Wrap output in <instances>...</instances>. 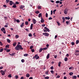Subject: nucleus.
Returning a JSON list of instances; mask_svg holds the SVG:
<instances>
[{
	"label": "nucleus",
	"instance_id": "20e7f679",
	"mask_svg": "<svg viewBox=\"0 0 79 79\" xmlns=\"http://www.w3.org/2000/svg\"><path fill=\"white\" fill-rule=\"evenodd\" d=\"M24 7L25 6L24 5H21L20 7H19V8L22 9V10H24Z\"/></svg>",
	"mask_w": 79,
	"mask_h": 79
},
{
	"label": "nucleus",
	"instance_id": "603ef678",
	"mask_svg": "<svg viewBox=\"0 0 79 79\" xmlns=\"http://www.w3.org/2000/svg\"><path fill=\"white\" fill-rule=\"evenodd\" d=\"M31 51L32 52H34L35 51L34 50V49H31Z\"/></svg>",
	"mask_w": 79,
	"mask_h": 79
},
{
	"label": "nucleus",
	"instance_id": "4d7b16f0",
	"mask_svg": "<svg viewBox=\"0 0 79 79\" xmlns=\"http://www.w3.org/2000/svg\"><path fill=\"white\" fill-rule=\"evenodd\" d=\"M25 30L26 31H27L28 32H29V29H27V28H26Z\"/></svg>",
	"mask_w": 79,
	"mask_h": 79
},
{
	"label": "nucleus",
	"instance_id": "f3484780",
	"mask_svg": "<svg viewBox=\"0 0 79 79\" xmlns=\"http://www.w3.org/2000/svg\"><path fill=\"white\" fill-rule=\"evenodd\" d=\"M49 57H50V54H48L47 56V59H48V58H49Z\"/></svg>",
	"mask_w": 79,
	"mask_h": 79
},
{
	"label": "nucleus",
	"instance_id": "393cba45",
	"mask_svg": "<svg viewBox=\"0 0 79 79\" xmlns=\"http://www.w3.org/2000/svg\"><path fill=\"white\" fill-rule=\"evenodd\" d=\"M38 9H40V10H41L42 8H41V6H38Z\"/></svg>",
	"mask_w": 79,
	"mask_h": 79
},
{
	"label": "nucleus",
	"instance_id": "39448f33",
	"mask_svg": "<svg viewBox=\"0 0 79 79\" xmlns=\"http://www.w3.org/2000/svg\"><path fill=\"white\" fill-rule=\"evenodd\" d=\"M43 35H44L45 36H46V37H48L49 35L47 33H43Z\"/></svg>",
	"mask_w": 79,
	"mask_h": 79
},
{
	"label": "nucleus",
	"instance_id": "6e6d98bb",
	"mask_svg": "<svg viewBox=\"0 0 79 79\" xmlns=\"http://www.w3.org/2000/svg\"><path fill=\"white\" fill-rule=\"evenodd\" d=\"M46 16L47 18L48 17V14H47V13H46Z\"/></svg>",
	"mask_w": 79,
	"mask_h": 79
},
{
	"label": "nucleus",
	"instance_id": "3c124183",
	"mask_svg": "<svg viewBox=\"0 0 79 79\" xmlns=\"http://www.w3.org/2000/svg\"><path fill=\"white\" fill-rule=\"evenodd\" d=\"M33 48V46H31L30 47V49H32Z\"/></svg>",
	"mask_w": 79,
	"mask_h": 79
},
{
	"label": "nucleus",
	"instance_id": "423d86ee",
	"mask_svg": "<svg viewBox=\"0 0 79 79\" xmlns=\"http://www.w3.org/2000/svg\"><path fill=\"white\" fill-rule=\"evenodd\" d=\"M0 72L2 74V76H4V75H5V72H4V71L2 70Z\"/></svg>",
	"mask_w": 79,
	"mask_h": 79
},
{
	"label": "nucleus",
	"instance_id": "c756f323",
	"mask_svg": "<svg viewBox=\"0 0 79 79\" xmlns=\"http://www.w3.org/2000/svg\"><path fill=\"white\" fill-rule=\"evenodd\" d=\"M69 74L70 75V76H72V74H73V73L71 72L69 73Z\"/></svg>",
	"mask_w": 79,
	"mask_h": 79
},
{
	"label": "nucleus",
	"instance_id": "680f3d73",
	"mask_svg": "<svg viewBox=\"0 0 79 79\" xmlns=\"http://www.w3.org/2000/svg\"><path fill=\"white\" fill-rule=\"evenodd\" d=\"M51 69L53 70V67H51Z\"/></svg>",
	"mask_w": 79,
	"mask_h": 79
},
{
	"label": "nucleus",
	"instance_id": "c03bdc74",
	"mask_svg": "<svg viewBox=\"0 0 79 79\" xmlns=\"http://www.w3.org/2000/svg\"><path fill=\"white\" fill-rule=\"evenodd\" d=\"M15 79H18V75L15 76Z\"/></svg>",
	"mask_w": 79,
	"mask_h": 79
},
{
	"label": "nucleus",
	"instance_id": "a18cd8bd",
	"mask_svg": "<svg viewBox=\"0 0 79 79\" xmlns=\"http://www.w3.org/2000/svg\"><path fill=\"white\" fill-rule=\"evenodd\" d=\"M60 75H57V76L56 77V78H60Z\"/></svg>",
	"mask_w": 79,
	"mask_h": 79
},
{
	"label": "nucleus",
	"instance_id": "e433bc0d",
	"mask_svg": "<svg viewBox=\"0 0 79 79\" xmlns=\"http://www.w3.org/2000/svg\"><path fill=\"white\" fill-rule=\"evenodd\" d=\"M43 50H47V48H43Z\"/></svg>",
	"mask_w": 79,
	"mask_h": 79
},
{
	"label": "nucleus",
	"instance_id": "1a4fd4ad",
	"mask_svg": "<svg viewBox=\"0 0 79 79\" xmlns=\"http://www.w3.org/2000/svg\"><path fill=\"white\" fill-rule=\"evenodd\" d=\"M33 24H35L36 23V20H35V19H33Z\"/></svg>",
	"mask_w": 79,
	"mask_h": 79
},
{
	"label": "nucleus",
	"instance_id": "9b49d317",
	"mask_svg": "<svg viewBox=\"0 0 79 79\" xmlns=\"http://www.w3.org/2000/svg\"><path fill=\"white\" fill-rule=\"evenodd\" d=\"M24 23H22L21 25H20V27H23L24 26Z\"/></svg>",
	"mask_w": 79,
	"mask_h": 79
},
{
	"label": "nucleus",
	"instance_id": "a19ab883",
	"mask_svg": "<svg viewBox=\"0 0 79 79\" xmlns=\"http://www.w3.org/2000/svg\"><path fill=\"white\" fill-rule=\"evenodd\" d=\"M3 49H0V52H3Z\"/></svg>",
	"mask_w": 79,
	"mask_h": 79
},
{
	"label": "nucleus",
	"instance_id": "c85d7f7f",
	"mask_svg": "<svg viewBox=\"0 0 79 79\" xmlns=\"http://www.w3.org/2000/svg\"><path fill=\"white\" fill-rule=\"evenodd\" d=\"M45 73L46 74L48 75V71L47 72H46Z\"/></svg>",
	"mask_w": 79,
	"mask_h": 79
},
{
	"label": "nucleus",
	"instance_id": "de8ad7c7",
	"mask_svg": "<svg viewBox=\"0 0 79 79\" xmlns=\"http://www.w3.org/2000/svg\"><path fill=\"white\" fill-rule=\"evenodd\" d=\"M66 23H67V25L69 24V22H68V21H66Z\"/></svg>",
	"mask_w": 79,
	"mask_h": 79
},
{
	"label": "nucleus",
	"instance_id": "2f4dec72",
	"mask_svg": "<svg viewBox=\"0 0 79 79\" xmlns=\"http://www.w3.org/2000/svg\"><path fill=\"white\" fill-rule=\"evenodd\" d=\"M25 24L26 25H28V22L26 21L25 22Z\"/></svg>",
	"mask_w": 79,
	"mask_h": 79
},
{
	"label": "nucleus",
	"instance_id": "79ce46f5",
	"mask_svg": "<svg viewBox=\"0 0 79 79\" xmlns=\"http://www.w3.org/2000/svg\"><path fill=\"white\" fill-rule=\"evenodd\" d=\"M8 77H12L11 75V74H9L8 76Z\"/></svg>",
	"mask_w": 79,
	"mask_h": 79
},
{
	"label": "nucleus",
	"instance_id": "f257e3e1",
	"mask_svg": "<svg viewBox=\"0 0 79 79\" xmlns=\"http://www.w3.org/2000/svg\"><path fill=\"white\" fill-rule=\"evenodd\" d=\"M15 50H23V48H22L21 45H19V44H18L16 47H15Z\"/></svg>",
	"mask_w": 79,
	"mask_h": 79
},
{
	"label": "nucleus",
	"instance_id": "cd10ccee",
	"mask_svg": "<svg viewBox=\"0 0 79 79\" xmlns=\"http://www.w3.org/2000/svg\"><path fill=\"white\" fill-rule=\"evenodd\" d=\"M38 55L37 54L35 55V56L33 57V58H35Z\"/></svg>",
	"mask_w": 79,
	"mask_h": 79
},
{
	"label": "nucleus",
	"instance_id": "4c0bfd02",
	"mask_svg": "<svg viewBox=\"0 0 79 79\" xmlns=\"http://www.w3.org/2000/svg\"><path fill=\"white\" fill-rule=\"evenodd\" d=\"M6 52H10V49H7L6 51Z\"/></svg>",
	"mask_w": 79,
	"mask_h": 79
},
{
	"label": "nucleus",
	"instance_id": "a211bd4d",
	"mask_svg": "<svg viewBox=\"0 0 79 79\" xmlns=\"http://www.w3.org/2000/svg\"><path fill=\"white\" fill-rule=\"evenodd\" d=\"M72 78L73 79H76L77 78V77L76 76H74L72 77Z\"/></svg>",
	"mask_w": 79,
	"mask_h": 79
},
{
	"label": "nucleus",
	"instance_id": "6ab92c4d",
	"mask_svg": "<svg viewBox=\"0 0 79 79\" xmlns=\"http://www.w3.org/2000/svg\"><path fill=\"white\" fill-rule=\"evenodd\" d=\"M65 19H68V20H69V19H70V18L69 17H65Z\"/></svg>",
	"mask_w": 79,
	"mask_h": 79
},
{
	"label": "nucleus",
	"instance_id": "09e8293b",
	"mask_svg": "<svg viewBox=\"0 0 79 79\" xmlns=\"http://www.w3.org/2000/svg\"><path fill=\"white\" fill-rule=\"evenodd\" d=\"M71 44L72 45H74V42H72L71 43Z\"/></svg>",
	"mask_w": 79,
	"mask_h": 79
},
{
	"label": "nucleus",
	"instance_id": "37998d69",
	"mask_svg": "<svg viewBox=\"0 0 79 79\" xmlns=\"http://www.w3.org/2000/svg\"><path fill=\"white\" fill-rule=\"evenodd\" d=\"M51 73L52 74H53L54 71H53V70H51Z\"/></svg>",
	"mask_w": 79,
	"mask_h": 79
},
{
	"label": "nucleus",
	"instance_id": "f8f14e48",
	"mask_svg": "<svg viewBox=\"0 0 79 79\" xmlns=\"http://www.w3.org/2000/svg\"><path fill=\"white\" fill-rule=\"evenodd\" d=\"M16 44H17V43L16 42H14L13 44V45L14 47H15L16 45Z\"/></svg>",
	"mask_w": 79,
	"mask_h": 79
},
{
	"label": "nucleus",
	"instance_id": "5fc2aeb1",
	"mask_svg": "<svg viewBox=\"0 0 79 79\" xmlns=\"http://www.w3.org/2000/svg\"><path fill=\"white\" fill-rule=\"evenodd\" d=\"M3 7H4L5 8H6L7 6H6V5H3Z\"/></svg>",
	"mask_w": 79,
	"mask_h": 79
},
{
	"label": "nucleus",
	"instance_id": "4be33fe9",
	"mask_svg": "<svg viewBox=\"0 0 79 79\" xmlns=\"http://www.w3.org/2000/svg\"><path fill=\"white\" fill-rule=\"evenodd\" d=\"M42 51V48H41L39 49V52H41Z\"/></svg>",
	"mask_w": 79,
	"mask_h": 79
},
{
	"label": "nucleus",
	"instance_id": "6e6552de",
	"mask_svg": "<svg viewBox=\"0 0 79 79\" xmlns=\"http://www.w3.org/2000/svg\"><path fill=\"white\" fill-rule=\"evenodd\" d=\"M44 19H43L42 17L41 18V23H44Z\"/></svg>",
	"mask_w": 79,
	"mask_h": 79
},
{
	"label": "nucleus",
	"instance_id": "b1692460",
	"mask_svg": "<svg viewBox=\"0 0 79 79\" xmlns=\"http://www.w3.org/2000/svg\"><path fill=\"white\" fill-rule=\"evenodd\" d=\"M35 13L36 14H38V13H40V12H39V11H36L35 12Z\"/></svg>",
	"mask_w": 79,
	"mask_h": 79
},
{
	"label": "nucleus",
	"instance_id": "052dcab7",
	"mask_svg": "<svg viewBox=\"0 0 79 79\" xmlns=\"http://www.w3.org/2000/svg\"><path fill=\"white\" fill-rule=\"evenodd\" d=\"M0 45H1L2 46V45H3V44H2V42H0Z\"/></svg>",
	"mask_w": 79,
	"mask_h": 79
},
{
	"label": "nucleus",
	"instance_id": "0eeeda50",
	"mask_svg": "<svg viewBox=\"0 0 79 79\" xmlns=\"http://www.w3.org/2000/svg\"><path fill=\"white\" fill-rule=\"evenodd\" d=\"M44 29H46V30H47V31H48V32H49L50 31L49 29L47 27H44Z\"/></svg>",
	"mask_w": 79,
	"mask_h": 79
},
{
	"label": "nucleus",
	"instance_id": "338daca9",
	"mask_svg": "<svg viewBox=\"0 0 79 79\" xmlns=\"http://www.w3.org/2000/svg\"><path fill=\"white\" fill-rule=\"evenodd\" d=\"M75 52H76L77 53H79V51L78 50H76L75 51Z\"/></svg>",
	"mask_w": 79,
	"mask_h": 79
},
{
	"label": "nucleus",
	"instance_id": "ddd939ff",
	"mask_svg": "<svg viewBox=\"0 0 79 79\" xmlns=\"http://www.w3.org/2000/svg\"><path fill=\"white\" fill-rule=\"evenodd\" d=\"M10 5H13V1H10Z\"/></svg>",
	"mask_w": 79,
	"mask_h": 79
},
{
	"label": "nucleus",
	"instance_id": "9d476101",
	"mask_svg": "<svg viewBox=\"0 0 79 79\" xmlns=\"http://www.w3.org/2000/svg\"><path fill=\"white\" fill-rule=\"evenodd\" d=\"M32 27H33V24L32 23L31 24L30 26V29L32 30Z\"/></svg>",
	"mask_w": 79,
	"mask_h": 79
},
{
	"label": "nucleus",
	"instance_id": "a878e982",
	"mask_svg": "<svg viewBox=\"0 0 79 79\" xmlns=\"http://www.w3.org/2000/svg\"><path fill=\"white\" fill-rule=\"evenodd\" d=\"M61 62H59V63H58V66L60 67V66L61 65Z\"/></svg>",
	"mask_w": 79,
	"mask_h": 79
},
{
	"label": "nucleus",
	"instance_id": "72a5a7b5",
	"mask_svg": "<svg viewBox=\"0 0 79 79\" xmlns=\"http://www.w3.org/2000/svg\"><path fill=\"white\" fill-rule=\"evenodd\" d=\"M44 79H49V77H44Z\"/></svg>",
	"mask_w": 79,
	"mask_h": 79
},
{
	"label": "nucleus",
	"instance_id": "dca6fc26",
	"mask_svg": "<svg viewBox=\"0 0 79 79\" xmlns=\"http://www.w3.org/2000/svg\"><path fill=\"white\" fill-rule=\"evenodd\" d=\"M75 55H77V56H78V55L79 56V53H78V52H75Z\"/></svg>",
	"mask_w": 79,
	"mask_h": 79
},
{
	"label": "nucleus",
	"instance_id": "49530a36",
	"mask_svg": "<svg viewBox=\"0 0 79 79\" xmlns=\"http://www.w3.org/2000/svg\"><path fill=\"white\" fill-rule=\"evenodd\" d=\"M15 37H16V38H18V37H19V36L18 35H15Z\"/></svg>",
	"mask_w": 79,
	"mask_h": 79
},
{
	"label": "nucleus",
	"instance_id": "bf43d9fd",
	"mask_svg": "<svg viewBox=\"0 0 79 79\" xmlns=\"http://www.w3.org/2000/svg\"><path fill=\"white\" fill-rule=\"evenodd\" d=\"M45 26V24H43L41 26L42 27H44V26Z\"/></svg>",
	"mask_w": 79,
	"mask_h": 79
},
{
	"label": "nucleus",
	"instance_id": "4468645a",
	"mask_svg": "<svg viewBox=\"0 0 79 79\" xmlns=\"http://www.w3.org/2000/svg\"><path fill=\"white\" fill-rule=\"evenodd\" d=\"M40 16L41 17H42V13H40L38 15L39 18H40Z\"/></svg>",
	"mask_w": 79,
	"mask_h": 79
},
{
	"label": "nucleus",
	"instance_id": "412c9836",
	"mask_svg": "<svg viewBox=\"0 0 79 79\" xmlns=\"http://www.w3.org/2000/svg\"><path fill=\"white\" fill-rule=\"evenodd\" d=\"M79 41L78 40H77L76 41V44H79Z\"/></svg>",
	"mask_w": 79,
	"mask_h": 79
},
{
	"label": "nucleus",
	"instance_id": "e2e57ef3",
	"mask_svg": "<svg viewBox=\"0 0 79 79\" xmlns=\"http://www.w3.org/2000/svg\"><path fill=\"white\" fill-rule=\"evenodd\" d=\"M69 69L71 70V69H73V67H71L69 68Z\"/></svg>",
	"mask_w": 79,
	"mask_h": 79
},
{
	"label": "nucleus",
	"instance_id": "0e129e2a",
	"mask_svg": "<svg viewBox=\"0 0 79 79\" xmlns=\"http://www.w3.org/2000/svg\"><path fill=\"white\" fill-rule=\"evenodd\" d=\"M24 59H22L21 60V61L22 63H24Z\"/></svg>",
	"mask_w": 79,
	"mask_h": 79
},
{
	"label": "nucleus",
	"instance_id": "5701e85b",
	"mask_svg": "<svg viewBox=\"0 0 79 79\" xmlns=\"http://www.w3.org/2000/svg\"><path fill=\"white\" fill-rule=\"evenodd\" d=\"M57 23L58 25V26H60V25H61V24H60V23H59V22H57Z\"/></svg>",
	"mask_w": 79,
	"mask_h": 79
},
{
	"label": "nucleus",
	"instance_id": "69168bd1",
	"mask_svg": "<svg viewBox=\"0 0 79 79\" xmlns=\"http://www.w3.org/2000/svg\"><path fill=\"white\" fill-rule=\"evenodd\" d=\"M64 79H67V77L66 76H65L64 77Z\"/></svg>",
	"mask_w": 79,
	"mask_h": 79
},
{
	"label": "nucleus",
	"instance_id": "7ed1b4c3",
	"mask_svg": "<svg viewBox=\"0 0 79 79\" xmlns=\"http://www.w3.org/2000/svg\"><path fill=\"white\" fill-rule=\"evenodd\" d=\"M1 30L2 32H3L4 34H5L6 33V31H5V29L4 28H2Z\"/></svg>",
	"mask_w": 79,
	"mask_h": 79
},
{
	"label": "nucleus",
	"instance_id": "7c9ffc66",
	"mask_svg": "<svg viewBox=\"0 0 79 79\" xmlns=\"http://www.w3.org/2000/svg\"><path fill=\"white\" fill-rule=\"evenodd\" d=\"M64 60L65 61H68V58H65L64 59Z\"/></svg>",
	"mask_w": 79,
	"mask_h": 79
},
{
	"label": "nucleus",
	"instance_id": "58836bf2",
	"mask_svg": "<svg viewBox=\"0 0 79 79\" xmlns=\"http://www.w3.org/2000/svg\"><path fill=\"white\" fill-rule=\"evenodd\" d=\"M56 3H60V1H56Z\"/></svg>",
	"mask_w": 79,
	"mask_h": 79
},
{
	"label": "nucleus",
	"instance_id": "ea45409f",
	"mask_svg": "<svg viewBox=\"0 0 79 79\" xmlns=\"http://www.w3.org/2000/svg\"><path fill=\"white\" fill-rule=\"evenodd\" d=\"M16 22H17V23H19L20 22V21H19V20L17 19L16 20Z\"/></svg>",
	"mask_w": 79,
	"mask_h": 79
},
{
	"label": "nucleus",
	"instance_id": "774afa93",
	"mask_svg": "<svg viewBox=\"0 0 79 79\" xmlns=\"http://www.w3.org/2000/svg\"><path fill=\"white\" fill-rule=\"evenodd\" d=\"M33 35H34V37H35L36 35H35V33H34L33 34Z\"/></svg>",
	"mask_w": 79,
	"mask_h": 79
},
{
	"label": "nucleus",
	"instance_id": "bb28decb",
	"mask_svg": "<svg viewBox=\"0 0 79 79\" xmlns=\"http://www.w3.org/2000/svg\"><path fill=\"white\" fill-rule=\"evenodd\" d=\"M26 76V77H29V74H27Z\"/></svg>",
	"mask_w": 79,
	"mask_h": 79
},
{
	"label": "nucleus",
	"instance_id": "2eb2a0df",
	"mask_svg": "<svg viewBox=\"0 0 79 79\" xmlns=\"http://www.w3.org/2000/svg\"><path fill=\"white\" fill-rule=\"evenodd\" d=\"M7 41L8 43H10L11 42V41L9 39H7Z\"/></svg>",
	"mask_w": 79,
	"mask_h": 79
},
{
	"label": "nucleus",
	"instance_id": "f704fd0d",
	"mask_svg": "<svg viewBox=\"0 0 79 79\" xmlns=\"http://www.w3.org/2000/svg\"><path fill=\"white\" fill-rule=\"evenodd\" d=\"M6 48H9V45H6L5 46Z\"/></svg>",
	"mask_w": 79,
	"mask_h": 79
},
{
	"label": "nucleus",
	"instance_id": "aec40b11",
	"mask_svg": "<svg viewBox=\"0 0 79 79\" xmlns=\"http://www.w3.org/2000/svg\"><path fill=\"white\" fill-rule=\"evenodd\" d=\"M13 8H16V5L14 4L12 6Z\"/></svg>",
	"mask_w": 79,
	"mask_h": 79
},
{
	"label": "nucleus",
	"instance_id": "13d9d810",
	"mask_svg": "<svg viewBox=\"0 0 79 79\" xmlns=\"http://www.w3.org/2000/svg\"><path fill=\"white\" fill-rule=\"evenodd\" d=\"M6 3H8L10 2L9 0H6Z\"/></svg>",
	"mask_w": 79,
	"mask_h": 79
},
{
	"label": "nucleus",
	"instance_id": "864d4df0",
	"mask_svg": "<svg viewBox=\"0 0 79 79\" xmlns=\"http://www.w3.org/2000/svg\"><path fill=\"white\" fill-rule=\"evenodd\" d=\"M11 56H14L15 55V53H13L11 54Z\"/></svg>",
	"mask_w": 79,
	"mask_h": 79
},
{
	"label": "nucleus",
	"instance_id": "473e14b6",
	"mask_svg": "<svg viewBox=\"0 0 79 79\" xmlns=\"http://www.w3.org/2000/svg\"><path fill=\"white\" fill-rule=\"evenodd\" d=\"M28 56V54H25L24 55V56Z\"/></svg>",
	"mask_w": 79,
	"mask_h": 79
},
{
	"label": "nucleus",
	"instance_id": "8fccbe9b",
	"mask_svg": "<svg viewBox=\"0 0 79 79\" xmlns=\"http://www.w3.org/2000/svg\"><path fill=\"white\" fill-rule=\"evenodd\" d=\"M39 56H37L36 57V60H38V59H39Z\"/></svg>",
	"mask_w": 79,
	"mask_h": 79
},
{
	"label": "nucleus",
	"instance_id": "c9c22d12",
	"mask_svg": "<svg viewBox=\"0 0 79 79\" xmlns=\"http://www.w3.org/2000/svg\"><path fill=\"white\" fill-rule=\"evenodd\" d=\"M28 35L29 37H32V34L31 33H29L28 34Z\"/></svg>",
	"mask_w": 79,
	"mask_h": 79
},
{
	"label": "nucleus",
	"instance_id": "f03ea898",
	"mask_svg": "<svg viewBox=\"0 0 79 79\" xmlns=\"http://www.w3.org/2000/svg\"><path fill=\"white\" fill-rule=\"evenodd\" d=\"M68 9L67 8H66L64 11V13L65 14V15H67L68 13Z\"/></svg>",
	"mask_w": 79,
	"mask_h": 79
}]
</instances>
